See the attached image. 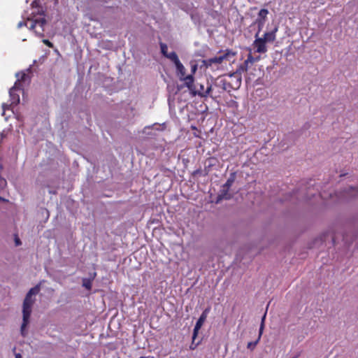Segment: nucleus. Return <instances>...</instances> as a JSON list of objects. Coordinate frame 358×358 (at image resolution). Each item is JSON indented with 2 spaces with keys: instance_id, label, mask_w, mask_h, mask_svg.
Segmentation results:
<instances>
[{
  "instance_id": "obj_1",
  "label": "nucleus",
  "mask_w": 358,
  "mask_h": 358,
  "mask_svg": "<svg viewBox=\"0 0 358 358\" xmlns=\"http://www.w3.org/2000/svg\"><path fill=\"white\" fill-rule=\"evenodd\" d=\"M32 12L31 16L26 21L20 22L17 24L18 28L22 26L27 27L29 29L34 31L35 34L38 36H43L46 26V20L42 8L39 7L37 1L35 0L31 3Z\"/></svg>"
},
{
  "instance_id": "obj_2",
  "label": "nucleus",
  "mask_w": 358,
  "mask_h": 358,
  "mask_svg": "<svg viewBox=\"0 0 358 358\" xmlns=\"http://www.w3.org/2000/svg\"><path fill=\"white\" fill-rule=\"evenodd\" d=\"M40 285H37L31 288L27 293L22 303V324L21 326V334L23 336L26 335L25 329L29 322V318L32 311V307L36 301V295L40 292Z\"/></svg>"
},
{
  "instance_id": "obj_3",
  "label": "nucleus",
  "mask_w": 358,
  "mask_h": 358,
  "mask_svg": "<svg viewBox=\"0 0 358 358\" xmlns=\"http://www.w3.org/2000/svg\"><path fill=\"white\" fill-rule=\"evenodd\" d=\"M17 80L14 86L10 90L9 94L10 98V106L17 105L20 103L19 92L22 90V83L29 80L28 75L24 72L16 73Z\"/></svg>"
},
{
  "instance_id": "obj_4",
  "label": "nucleus",
  "mask_w": 358,
  "mask_h": 358,
  "mask_svg": "<svg viewBox=\"0 0 358 358\" xmlns=\"http://www.w3.org/2000/svg\"><path fill=\"white\" fill-rule=\"evenodd\" d=\"M176 76L180 81H182L185 85L190 91H194V79L192 75H186V69L183 64L179 62L175 64Z\"/></svg>"
},
{
  "instance_id": "obj_5",
  "label": "nucleus",
  "mask_w": 358,
  "mask_h": 358,
  "mask_svg": "<svg viewBox=\"0 0 358 358\" xmlns=\"http://www.w3.org/2000/svg\"><path fill=\"white\" fill-rule=\"evenodd\" d=\"M234 56L235 52L227 50L226 52L220 56H216L209 59L203 60L202 64L206 68L213 66L217 67V65L221 64L224 60L231 62L234 59Z\"/></svg>"
},
{
  "instance_id": "obj_6",
  "label": "nucleus",
  "mask_w": 358,
  "mask_h": 358,
  "mask_svg": "<svg viewBox=\"0 0 358 358\" xmlns=\"http://www.w3.org/2000/svg\"><path fill=\"white\" fill-rule=\"evenodd\" d=\"M246 71L244 66H240L235 72L229 73L227 76L225 81L233 89H238L241 85V73Z\"/></svg>"
},
{
  "instance_id": "obj_7",
  "label": "nucleus",
  "mask_w": 358,
  "mask_h": 358,
  "mask_svg": "<svg viewBox=\"0 0 358 358\" xmlns=\"http://www.w3.org/2000/svg\"><path fill=\"white\" fill-rule=\"evenodd\" d=\"M266 43L264 41L262 38L258 36V33H257L255 35V40L253 43L256 52L259 53H265L267 51Z\"/></svg>"
},
{
  "instance_id": "obj_8",
  "label": "nucleus",
  "mask_w": 358,
  "mask_h": 358,
  "mask_svg": "<svg viewBox=\"0 0 358 358\" xmlns=\"http://www.w3.org/2000/svg\"><path fill=\"white\" fill-rule=\"evenodd\" d=\"M320 196L322 199L327 201L330 200L333 202H337L340 200L341 196L338 194V193L334 190H331L329 192H326L325 191H323L320 194Z\"/></svg>"
},
{
  "instance_id": "obj_9",
  "label": "nucleus",
  "mask_w": 358,
  "mask_h": 358,
  "mask_svg": "<svg viewBox=\"0 0 358 358\" xmlns=\"http://www.w3.org/2000/svg\"><path fill=\"white\" fill-rule=\"evenodd\" d=\"M278 31V27H275L273 31L269 32H266L263 37H261L262 39L266 43L273 42L275 40V34Z\"/></svg>"
},
{
  "instance_id": "obj_10",
  "label": "nucleus",
  "mask_w": 358,
  "mask_h": 358,
  "mask_svg": "<svg viewBox=\"0 0 358 358\" xmlns=\"http://www.w3.org/2000/svg\"><path fill=\"white\" fill-rule=\"evenodd\" d=\"M232 182H233V180H230L229 179L227 182L225 183V185L223 186V192H224L226 189H228L230 186L232 184ZM220 196L221 197V199H229L231 198V196L229 195L227 192H222Z\"/></svg>"
},
{
  "instance_id": "obj_11",
  "label": "nucleus",
  "mask_w": 358,
  "mask_h": 358,
  "mask_svg": "<svg viewBox=\"0 0 358 358\" xmlns=\"http://www.w3.org/2000/svg\"><path fill=\"white\" fill-rule=\"evenodd\" d=\"M208 311H209V309L207 308L202 313V314L198 319L197 322H196V324H195L196 326L199 327H202V325L203 324L204 322L206 320L207 314H208Z\"/></svg>"
},
{
  "instance_id": "obj_12",
  "label": "nucleus",
  "mask_w": 358,
  "mask_h": 358,
  "mask_svg": "<svg viewBox=\"0 0 358 358\" xmlns=\"http://www.w3.org/2000/svg\"><path fill=\"white\" fill-rule=\"evenodd\" d=\"M200 90H198L194 87V91H191L192 93L196 94L198 93L199 95L202 96H206L209 94V92L211 89V87H208L206 90H204L203 86L202 85H200Z\"/></svg>"
},
{
  "instance_id": "obj_13",
  "label": "nucleus",
  "mask_w": 358,
  "mask_h": 358,
  "mask_svg": "<svg viewBox=\"0 0 358 358\" xmlns=\"http://www.w3.org/2000/svg\"><path fill=\"white\" fill-rule=\"evenodd\" d=\"M166 58H168L171 62L173 63V64H176L178 62H180L177 54L175 52H169L166 56Z\"/></svg>"
},
{
  "instance_id": "obj_14",
  "label": "nucleus",
  "mask_w": 358,
  "mask_h": 358,
  "mask_svg": "<svg viewBox=\"0 0 358 358\" xmlns=\"http://www.w3.org/2000/svg\"><path fill=\"white\" fill-rule=\"evenodd\" d=\"M151 128L154 129L155 130H157V131H161V130L164 129L165 127H164V124L161 125V124H155L151 127H145L143 132L148 134V132H147V130L150 129Z\"/></svg>"
},
{
  "instance_id": "obj_15",
  "label": "nucleus",
  "mask_w": 358,
  "mask_h": 358,
  "mask_svg": "<svg viewBox=\"0 0 358 358\" xmlns=\"http://www.w3.org/2000/svg\"><path fill=\"white\" fill-rule=\"evenodd\" d=\"M261 336H260V334L259 333L258 338L255 341L249 342L247 345L248 349L252 351L255 348V347L258 344V343L259 342Z\"/></svg>"
},
{
  "instance_id": "obj_16",
  "label": "nucleus",
  "mask_w": 358,
  "mask_h": 358,
  "mask_svg": "<svg viewBox=\"0 0 358 358\" xmlns=\"http://www.w3.org/2000/svg\"><path fill=\"white\" fill-rule=\"evenodd\" d=\"M268 13V11L267 9H262L259 10V14H258V18L257 19H260L262 20H263L264 22L267 15Z\"/></svg>"
},
{
  "instance_id": "obj_17",
  "label": "nucleus",
  "mask_w": 358,
  "mask_h": 358,
  "mask_svg": "<svg viewBox=\"0 0 358 358\" xmlns=\"http://www.w3.org/2000/svg\"><path fill=\"white\" fill-rule=\"evenodd\" d=\"M83 286L87 289L90 290L92 288V280L86 278L83 279Z\"/></svg>"
},
{
  "instance_id": "obj_18",
  "label": "nucleus",
  "mask_w": 358,
  "mask_h": 358,
  "mask_svg": "<svg viewBox=\"0 0 358 358\" xmlns=\"http://www.w3.org/2000/svg\"><path fill=\"white\" fill-rule=\"evenodd\" d=\"M266 315V312L264 313V315H263V317L262 318L261 324H260V327H259V333L260 334V336H262L263 334Z\"/></svg>"
},
{
  "instance_id": "obj_19",
  "label": "nucleus",
  "mask_w": 358,
  "mask_h": 358,
  "mask_svg": "<svg viewBox=\"0 0 358 358\" xmlns=\"http://www.w3.org/2000/svg\"><path fill=\"white\" fill-rule=\"evenodd\" d=\"M254 62V58L252 57V56L251 55H249L248 57V59L245 61V64L244 65H243L242 66H244L246 69H247V65L248 63H253Z\"/></svg>"
},
{
  "instance_id": "obj_20",
  "label": "nucleus",
  "mask_w": 358,
  "mask_h": 358,
  "mask_svg": "<svg viewBox=\"0 0 358 358\" xmlns=\"http://www.w3.org/2000/svg\"><path fill=\"white\" fill-rule=\"evenodd\" d=\"M161 51H162V53L166 57V55L169 52L168 51V47L165 44H161Z\"/></svg>"
},
{
  "instance_id": "obj_21",
  "label": "nucleus",
  "mask_w": 358,
  "mask_h": 358,
  "mask_svg": "<svg viewBox=\"0 0 358 358\" xmlns=\"http://www.w3.org/2000/svg\"><path fill=\"white\" fill-rule=\"evenodd\" d=\"M200 329H201V327H197L196 325L194 326V331H193V335H192V340L193 341H195V339H196V338L197 336L198 332H199Z\"/></svg>"
},
{
  "instance_id": "obj_22",
  "label": "nucleus",
  "mask_w": 358,
  "mask_h": 358,
  "mask_svg": "<svg viewBox=\"0 0 358 358\" xmlns=\"http://www.w3.org/2000/svg\"><path fill=\"white\" fill-rule=\"evenodd\" d=\"M14 241H15V246H20L22 245V242L17 234H14Z\"/></svg>"
},
{
  "instance_id": "obj_23",
  "label": "nucleus",
  "mask_w": 358,
  "mask_h": 358,
  "mask_svg": "<svg viewBox=\"0 0 358 358\" xmlns=\"http://www.w3.org/2000/svg\"><path fill=\"white\" fill-rule=\"evenodd\" d=\"M257 22L258 23V26H259V31L257 32L259 34L260 30L262 29V27L264 26V22L260 19H257Z\"/></svg>"
},
{
  "instance_id": "obj_24",
  "label": "nucleus",
  "mask_w": 358,
  "mask_h": 358,
  "mask_svg": "<svg viewBox=\"0 0 358 358\" xmlns=\"http://www.w3.org/2000/svg\"><path fill=\"white\" fill-rule=\"evenodd\" d=\"M197 70V64H191V71H192V73L190 75H192L196 73Z\"/></svg>"
},
{
  "instance_id": "obj_25",
  "label": "nucleus",
  "mask_w": 358,
  "mask_h": 358,
  "mask_svg": "<svg viewBox=\"0 0 358 358\" xmlns=\"http://www.w3.org/2000/svg\"><path fill=\"white\" fill-rule=\"evenodd\" d=\"M13 113L15 114V118H16L19 122H20L21 123H22V122H23V118H22V115H20V114H18V113H15L13 111Z\"/></svg>"
},
{
  "instance_id": "obj_26",
  "label": "nucleus",
  "mask_w": 358,
  "mask_h": 358,
  "mask_svg": "<svg viewBox=\"0 0 358 358\" xmlns=\"http://www.w3.org/2000/svg\"><path fill=\"white\" fill-rule=\"evenodd\" d=\"M43 43L50 48H52V46H53V44L51 42H50L48 40H46V39L43 40Z\"/></svg>"
},
{
  "instance_id": "obj_27",
  "label": "nucleus",
  "mask_w": 358,
  "mask_h": 358,
  "mask_svg": "<svg viewBox=\"0 0 358 358\" xmlns=\"http://www.w3.org/2000/svg\"><path fill=\"white\" fill-rule=\"evenodd\" d=\"M198 345H199V343H194V341L192 340V344L189 346V348L191 350H194L197 347Z\"/></svg>"
},
{
  "instance_id": "obj_28",
  "label": "nucleus",
  "mask_w": 358,
  "mask_h": 358,
  "mask_svg": "<svg viewBox=\"0 0 358 358\" xmlns=\"http://www.w3.org/2000/svg\"><path fill=\"white\" fill-rule=\"evenodd\" d=\"M2 107H3V113H2V115H5L6 110V109H8L10 106H7V105H6V104H3Z\"/></svg>"
},
{
  "instance_id": "obj_29",
  "label": "nucleus",
  "mask_w": 358,
  "mask_h": 358,
  "mask_svg": "<svg viewBox=\"0 0 358 358\" xmlns=\"http://www.w3.org/2000/svg\"><path fill=\"white\" fill-rule=\"evenodd\" d=\"M0 201H3V202H8V201L6 199H3L2 197L0 196Z\"/></svg>"
},
{
  "instance_id": "obj_30",
  "label": "nucleus",
  "mask_w": 358,
  "mask_h": 358,
  "mask_svg": "<svg viewBox=\"0 0 358 358\" xmlns=\"http://www.w3.org/2000/svg\"><path fill=\"white\" fill-rule=\"evenodd\" d=\"M15 358H22V356L20 353L15 354Z\"/></svg>"
},
{
  "instance_id": "obj_31",
  "label": "nucleus",
  "mask_w": 358,
  "mask_h": 358,
  "mask_svg": "<svg viewBox=\"0 0 358 358\" xmlns=\"http://www.w3.org/2000/svg\"><path fill=\"white\" fill-rule=\"evenodd\" d=\"M357 193L358 194V189H357Z\"/></svg>"
},
{
  "instance_id": "obj_32",
  "label": "nucleus",
  "mask_w": 358,
  "mask_h": 358,
  "mask_svg": "<svg viewBox=\"0 0 358 358\" xmlns=\"http://www.w3.org/2000/svg\"><path fill=\"white\" fill-rule=\"evenodd\" d=\"M296 357H297V356H296V357H294L293 358H296Z\"/></svg>"
},
{
  "instance_id": "obj_33",
  "label": "nucleus",
  "mask_w": 358,
  "mask_h": 358,
  "mask_svg": "<svg viewBox=\"0 0 358 358\" xmlns=\"http://www.w3.org/2000/svg\"><path fill=\"white\" fill-rule=\"evenodd\" d=\"M152 358H154V357H152Z\"/></svg>"
}]
</instances>
